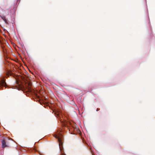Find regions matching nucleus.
Returning a JSON list of instances; mask_svg holds the SVG:
<instances>
[{
	"label": "nucleus",
	"instance_id": "nucleus-1",
	"mask_svg": "<svg viewBox=\"0 0 155 155\" xmlns=\"http://www.w3.org/2000/svg\"><path fill=\"white\" fill-rule=\"evenodd\" d=\"M54 137L57 138L58 141L59 146V147L60 150L61 152V155H66L63 152L62 147H61V145L62 144L61 142L62 137L61 133H58Z\"/></svg>",
	"mask_w": 155,
	"mask_h": 155
},
{
	"label": "nucleus",
	"instance_id": "nucleus-2",
	"mask_svg": "<svg viewBox=\"0 0 155 155\" xmlns=\"http://www.w3.org/2000/svg\"><path fill=\"white\" fill-rule=\"evenodd\" d=\"M2 147L3 148H4L5 147L7 146V145L6 144V143L5 140H2Z\"/></svg>",
	"mask_w": 155,
	"mask_h": 155
},
{
	"label": "nucleus",
	"instance_id": "nucleus-3",
	"mask_svg": "<svg viewBox=\"0 0 155 155\" xmlns=\"http://www.w3.org/2000/svg\"><path fill=\"white\" fill-rule=\"evenodd\" d=\"M3 20L5 22H6V20L5 18V17L4 16H1Z\"/></svg>",
	"mask_w": 155,
	"mask_h": 155
},
{
	"label": "nucleus",
	"instance_id": "nucleus-4",
	"mask_svg": "<svg viewBox=\"0 0 155 155\" xmlns=\"http://www.w3.org/2000/svg\"><path fill=\"white\" fill-rule=\"evenodd\" d=\"M98 110H99L98 109V108H97V111H98Z\"/></svg>",
	"mask_w": 155,
	"mask_h": 155
}]
</instances>
